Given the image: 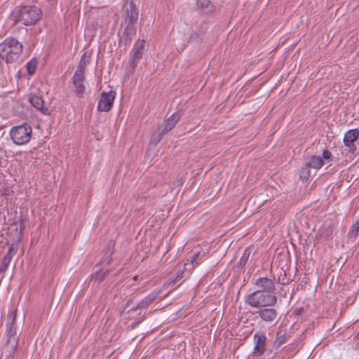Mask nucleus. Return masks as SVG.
<instances>
[{
  "mask_svg": "<svg viewBox=\"0 0 359 359\" xmlns=\"http://www.w3.org/2000/svg\"><path fill=\"white\" fill-rule=\"evenodd\" d=\"M42 11L39 7L31 4L17 6L9 16L13 25L22 24L31 26L36 24L42 18Z\"/></svg>",
  "mask_w": 359,
  "mask_h": 359,
  "instance_id": "obj_1",
  "label": "nucleus"
},
{
  "mask_svg": "<svg viewBox=\"0 0 359 359\" xmlns=\"http://www.w3.org/2000/svg\"><path fill=\"white\" fill-rule=\"evenodd\" d=\"M245 302L252 308L259 309L263 307H273L277 304L278 298L276 294L255 290L245 295Z\"/></svg>",
  "mask_w": 359,
  "mask_h": 359,
  "instance_id": "obj_2",
  "label": "nucleus"
},
{
  "mask_svg": "<svg viewBox=\"0 0 359 359\" xmlns=\"http://www.w3.org/2000/svg\"><path fill=\"white\" fill-rule=\"evenodd\" d=\"M10 136L16 145L27 144L32 137V128L29 123L13 126L10 131Z\"/></svg>",
  "mask_w": 359,
  "mask_h": 359,
  "instance_id": "obj_3",
  "label": "nucleus"
},
{
  "mask_svg": "<svg viewBox=\"0 0 359 359\" xmlns=\"http://www.w3.org/2000/svg\"><path fill=\"white\" fill-rule=\"evenodd\" d=\"M16 311L12 312V321L11 323L7 324L6 336L7 341L5 348L9 353L13 354L18 349L19 336L17 332V325L15 323L16 320Z\"/></svg>",
  "mask_w": 359,
  "mask_h": 359,
  "instance_id": "obj_4",
  "label": "nucleus"
},
{
  "mask_svg": "<svg viewBox=\"0 0 359 359\" xmlns=\"http://www.w3.org/2000/svg\"><path fill=\"white\" fill-rule=\"evenodd\" d=\"M87 62H84V60L79 62V66L72 76V83L74 87V93L79 97H83V95L86 90V86L84 85L85 76L84 72Z\"/></svg>",
  "mask_w": 359,
  "mask_h": 359,
  "instance_id": "obj_5",
  "label": "nucleus"
},
{
  "mask_svg": "<svg viewBox=\"0 0 359 359\" xmlns=\"http://www.w3.org/2000/svg\"><path fill=\"white\" fill-rule=\"evenodd\" d=\"M256 313L261 321L270 326L276 325L280 318L278 311L273 307L261 308Z\"/></svg>",
  "mask_w": 359,
  "mask_h": 359,
  "instance_id": "obj_6",
  "label": "nucleus"
},
{
  "mask_svg": "<svg viewBox=\"0 0 359 359\" xmlns=\"http://www.w3.org/2000/svg\"><path fill=\"white\" fill-rule=\"evenodd\" d=\"M116 95V91L113 90H111L108 93L103 91L100 95L97 111L103 112L109 111L113 107Z\"/></svg>",
  "mask_w": 359,
  "mask_h": 359,
  "instance_id": "obj_7",
  "label": "nucleus"
},
{
  "mask_svg": "<svg viewBox=\"0 0 359 359\" xmlns=\"http://www.w3.org/2000/svg\"><path fill=\"white\" fill-rule=\"evenodd\" d=\"M23 46H0V57L7 63L16 61L22 53Z\"/></svg>",
  "mask_w": 359,
  "mask_h": 359,
  "instance_id": "obj_8",
  "label": "nucleus"
},
{
  "mask_svg": "<svg viewBox=\"0 0 359 359\" xmlns=\"http://www.w3.org/2000/svg\"><path fill=\"white\" fill-rule=\"evenodd\" d=\"M138 20V11L133 1H130L126 6L123 13V22L122 25L125 27H136Z\"/></svg>",
  "mask_w": 359,
  "mask_h": 359,
  "instance_id": "obj_9",
  "label": "nucleus"
},
{
  "mask_svg": "<svg viewBox=\"0 0 359 359\" xmlns=\"http://www.w3.org/2000/svg\"><path fill=\"white\" fill-rule=\"evenodd\" d=\"M266 337L264 332H257L254 334V348L252 355L255 357L262 356L266 351Z\"/></svg>",
  "mask_w": 359,
  "mask_h": 359,
  "instance_id": "obj_10",
  "label": "nucleus"
},
{
  "mask_svg": "<svg viewBox=\"0 0 359 359\" xmlns=\"http://www.w3.org/2000/svg\"><path fill=\"white\" fill-rule=\"evenodd\" d=\"M253 285L256 287L257 291L276 294V285L273 279L267 277H260L253 282Z\"/></svg>",
  "mask_w": 359,
  "mask_h": 359,
  "instance_id": "obj_11",
  "label": "nucleus"
},
{
  "mask_svg": "<svg viewBox=\"0 0 359 359\" xmlns=\"http://www.w3.org/2000/svg\"><path fill=\"white\" fill-rule=\"evenodd\" d=\"M359 138V130L353 129L347 131L344 137V142L347 150L353 154L356 150L354 142Z\"/></svg>",
  "mask_w": 359,
  "mask_h": 359,
  "instance_id": "obj_12",
  "label": "nucleus"
},
{
  "mask_svg": "<svg viewBox=\"0 0 359 359\" xmlns=\"http://www.w3.org/2000/svg\"><path fill=\"white\" fill-rule=\"evenodd\" d=\"M184 112L181 109L175 112L169 118L164 121L161 127H160L161 129H162L163 132L165 133L170 131L173 128H175L176 124L179 122Z\"/></svg>",
  "mask_w": 359,
  "mask_h": 359,
  "instance_id": "obj_13",
  "label": "nucleus"
},
{
  "mask_svg": "<svg viewBox=\"0 0 359 359\" xmlns=\"http://www.w3.org/2000/svg\"><path fill=\"white\" fill-rule=\"evenodd\" d=\"M160 291L152 292L146 297H144L142 301H140L137 306L130 309L128 312L147 309L156 299Z\"/></svg>",
  "mask_w": 359,
  "mask_h": 359,
  "instance_id": "obj_14",
  "label": "nucleus"
},
{
  "mask_svg": "<svg viewBox=\"0 0 359 359\" xmlns=\"http://www.w3.org/2000/svg\"><path fill=\"white\" fill-rule=\"evenodd\" d=\"M136 27H125L123 34L120 36L119 45H128L136 34Z\"/></svg>",
  "mask_w": 359,
  "mask_h": 359,
  "instance_id": "obj_15",
  "label": "nucleus"
},
{
  "mask_svg": "<svg viewBox=\"0 0 359 359\" xmlns=\"http://www.w3.org/2000/svg\"><path fill=\"white\" fill-rule=\"evenodd\" d=\"M143 49L144 46H134L131 50L130 56L132 60L130 62V67L132 69H134L137 67L139 60L142 57Z\"/></svg>",
  "mask_w": 359,
  "mask_h": 359,
  "instance_id": "obj_16",
  "label": "nucleus"
},
{
  "mask_svg": "<svg viewBox=\"0 0 359 359\" xmlns=\"http://www.w3.org/2000/svg\"><path fill=\"white\" fill-rule=\"evenodd\" d=\"M29 102L37 110L41 111L43 114H48V109L44 108V101L41 97L37 95L30 96Z\"/></svg>",
  "mask_w": 359,
  "mask_h": 359,
  "instance_id": "obj_17",
  "label": "nucleus"
},
{
  "mask_svg": "<svg viewBox=\"0 0 359 359\" xmlns=\"http://www.w3.org/2000/svg\"><path fill=\"white\" fill-rule=\"evenodd\" d=\"M205 253L201 252H198L195 253L194 255L191 257L190 262L191 263H185L184 264V269L185 270L191 271L194 269L195 266H197L199 264V262L204 257Z\"/></svg>",
  "mask_w": 359,
  "mask_h": 359,
  "instance_id": "obj_18",
  "label": "nucleus"
},
{
  "mask_svg": "<svg viewBox=\"0 0 359 359\" xmlns=\"http://www.w3.org/2000/svg\"><path fill=\"white\" fill-rule=\"evenodd\" d=\"M311 168L320 169L324 163L323 158L320 156H312L310 160L306 162Z\"/></svg>",
  "mask_w": 359,
  "mask_h": 359,
  "instance_id": "obj_19",
  "label": "nucleus"
},
{
  "mask_svg": "<svg viewBox=\"0 0 359 359\" xmlns=\"http://www.w3.org/2000/svg\"><path fill=\"white\" fill-rule=\"evenodd\" d=\"M359 236V219L353 224L348 232L347 236L349 239H353V241L357 238Z\"/></svg>",
  "mask_w": 359,
  "mask_h": 359,
  "instance_id": "obj_20",
  "label": "nucleus"
},
{
  "mask_svg": "<svg viewBox=\"0 0 359 359\" xmlns=\"http://www.w3.org/2000/svg\"><path fill=\"white\" fill-rule=\"evenodd\" d=\"M286 332L283 330H279L276 333V337L273 341V346L276 348H279L282 344L286 342Z\"/></svg>",
  "mask_w": 359,
  "mask_h": 359,
  "instance_id": "obj_21",
  "label": "nucleus"
},
{
  "mask_svg": "<svg viewBox=\"0 0 359 359\" xmlns=\"http://www.w3.org/2000/svg\"><path fill=\"white\" fill-rule=\"evenodd\" d=\"M311 167L307 164L304 163L302 167L299 172V178L302 182H306L309 180L311 176Z\"/></svg>",
  "mask_w": 359,
  "mask_h": 359,
  "instance_id": "obj_22",
  "label": "nucleus"
},
{
  "mask_svg": "<svg viewBox=\"0 0 359 359\" xmlns=\"http://www.w3.org/2000/svg\"><path fill=\"white\" fill-rule=\"evenodd\" d=\"M38 62V60L34 57L27 63L26 68L29 75L32 76L35 74Z\"/></svg>",
  "mask_w": 359,
  "mask_h": 359,
  "instance_id": "obj_23",
  "label": "nucleus"
},
{
  "mask_svg": "<svg viewBox=\"0 0 359 359\" xmlns=\"http://www.w3.org/2000/svg\"><path fill=\"white\" fill-rule=\"evenodd\" d=\"M334 231V226L333 224L323 228L321 231V236L327 240L332 239Z\"/></svg>",
  "mask_w": 359,
  "mask_h": 359,
  "instance_id": "obj_24",
  "label": "nucleus"
},
{
  "mask_svg": "<svg viewBox=\"0 0 359 359\" xmlns=\"http://www.w3.org/2000/svg\"><path fill=\"white\" fill-rule=\"evenodd\" d=\"M250 255V250L248 249H245L243 253L242 257L240 259L239 262H238V266L241 268L245 267V266L246 265V264L248 261Z\"/></svg>",
  "mask_w": 359,
  "mask_h": 359,
  "instance_id": "obj_25",
  "label": "nucleus"
},
{
  "mask_svg": "<svg viewBox=\"0 0 359 359\" xmlns=\"http://www.w3.org/2000/svg\"><path fill=\"white\" fill-rule=\"evenodd\" d=\"M198 8L206 11H210L212 8L211 3L209 0H197Z\"/></svg>",
  "mask_w": 359,
  "mask_h": 359,
  "instance_id": "obj_26",
  "label": "nucleus"
},
{
  "mask_svg": "<svg viewBox=\"0 0 359 359\" xmlns=\"http://www.w3.org/2000/svg\"><path fill=\"white\" fill-rule=\"evenodd\" d=\"M11 260L12 258L9 256H7L6 255L4 256L0 265V273H4L7 270Z\"/></svg>",
  "mask_w": 359,
  "mask_h": 359,
  "instance_id": "obj_27",
  "label": "nucleus"
},
{
  "mask_svg": "<svg viewBox=\"0 0 359 359\" xmlns=\"http://www.w3.org/2000/svg\"><path fill=\"white\" fill-rule=\"evenodd\" d=\"M165 134L166 133H164L163 130L161 129V128H158L156 133L152 135L151 138L155 144H157L162 140Z\"/></svg>",
  "mask_w": 359,
  "mask_h": 359,
  "instance_id": "obj_28",
  "label": "nucleus"
},
{
  "mask_svg": "<svg viewBox=\"0 0 359 359\" xmlns=\"http://www.w3.org/2000/svg\"><path fill=\"white\" fill-rule=\"evenodd\" d=\"M0 45H21L19 41L14 38H8L3 42L0 43Z\"/></svg>",
  "mask_w": 359,
  "mask_h": 359,
  "instance_id": "obj_29",
  "label": "nucleus"
},
{
  "mask_svg": "<svg viewBox=\"0 0 359 359\" xmlns=\"http://www.w3.org/2000/svg\"><path fill=\"white\" fill-rule=\"evenodd\" d=\"M182 273H183V272L178 273L173 279H171L169 282L167 283V285H174L175 284H176L180 280H181L182 278Z\"/></svg>",
  "mask_w": 359,
  "mask_h": 359,
  "instance_id": "obj_30",
  "label": "nucleus"
},
{
  "mask_svg": "<svg viewBox=\"0 0 359 359\" xmlns=\"http://www.w3.org/2000/svg\"><path fill=\"white\" fill-rule=\"evenodd\" d=\"M16 252H17V248L15 247V245L13 244H12L6 255L13 259V257L15 255Z\"/></svg>",
  "mask_w": 359,
  "mask_h": 359,
  "instance_id": "obj_31",
  "label": "nucleus"
},
{
  "mask_svg": "<svg viewBox=\"0 0 359 359\" xmlns=\"http://www.w3.org/2000/svg\"><path fill=\"white\" fill-rule=\"evenodd\" d=\"M109 270H106L104 272H98L96 274V277L97 278H98L99 282H102L104 279V278L109 274Z\"/></svg>",
  "mask_w": 359,
  "mask_h": 359,
  "instance_id": "obj_32",
  "label": "nucleus"
},
{
  "mask_svg": "<svg viewBox=\"0 0 359 359\" xmlns=\"http://www.w3.org/2000/svg\"><path fill=\"white\" fill-rule=\"evenodd\" d=\"M331 157H332V154L331 152L327 150V149H325L323 150V157H321L323 159L325 160H330L331 159Z\"/></svg>",
  "mask_w": 359,
  "mask_h": 359,
  "instance_id": "obj_33",
  "label": "nucleus"
},
{
  "mask_svg": "<svg viewBox=\"0 0 359 359\" xmlns=\"http://www.w3.org/2000/svg\"><path fill=\"white\" fill-rule=\"evenodd\" d=\"M90 54H88L87 52L84 53L81 57V59L80 60V62L83 60V59L84 60V62H86L87 64L89 62L88 61V59L90 57Z\"/></svg>",
  "mask_w": 359,
  "mask_h": 359,
  "instance_id": "obj_34",
  "label": "nucleus"
},
{
  "mask_svg": "<svg viewBox=\"0 0 359 359\" xmlns=\"http://www.w3.org/2000/svg\"><path fill=\"white\" fill-rule=\"evenodd\" d=\"M112 253H113V251H111L109 255H108V257L104 260V262H106L107 264H109L111 262V256Z\"/></svg>",
  "mask_w": 359,
  "mask_h": 359,
  "instance_id": "obj_35",
  "label": "nucleus"
},
{
  "mask_svg": "<svg viewBox=\"0 0 359 359\" xmlns=\"http://www.w3.org/2000/svg\"><path fill=\"white\" fill-rule=\"evenodd\" d=\"M24 227H25L24 223H23V222H21V224H20V235H22V232H23V230H24Z\"/></svg>",
  "mask_w": 359,
  "mask_h": 359,
  "instance_id": "obj_36",
  "label": "nucleus"
},
{
  "mask_svg": "<svg viewBox=\"0 0 359 359\" xmlns=\"http://www.w3.org/2000/svg\"><path fill=\"white\" fill-rule=\"evenodd\" d=\"M132 302V299H129L127 301L126 304V306H125V308L124 309H126L129 306L130 304H131Z\"/></svg>",
  "mask_w": 359,
  "mask_h": 359,
  "instance_id": "obj_37",
  "label": "nucleus"
},
{
  "mask_svg": "<svg viewBox=\"0 0 359 359\" xmlns=\"http://www.w3.org/2000/svg\"><path fill=\"white\" fill-rule=\"evenodd\" d=\"M139 323H140L139 321L134 322L133 324H131V329H134Z\"/></svg>",
  "mask_w": 359,
  "mask_h": 359,
  "instance_id": "obj_38",
  "label": "nucleus"
},
{
  "mask_svg": "<svg viewBox=\"0 0 359 359\" xmlns=\"http://www.w3.org/2000/svg\"><path fill=\"white\" fill-rule=\"evenodd\" d=\"M139 42H140V39H138V40L137 41V42L135 43V46H137Z\"/></svg>",
  "mask_w": 359,
  "mask_h": 359,
  "instance_id": "obj_39",
  "label": "nucleus"
},
{
  "mask_svg": "<svg viewBox=\"0 0 359 359\" xmlns=\"http://www.w3.org/2000/svg\"><path fill=\"white\" fill-rule=\"evenodd\" d=\"M193 36H194V37H195V36H196V37H197V34H193Z\"/></svg>",
  "mask_w": 359,
  "mask_h": 359,
  "instance_id": "obj_40",
  "label": "nucleus"
}]
</instances>
